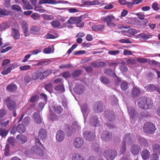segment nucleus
<instances>
[{
    "label": "nucleus",
    "instance_id": "c03bdc74",
    "mask_svg": "<svg viewBox=\"0 0 160 160\" xmlns=\"http://www.w3.org/2000/svg\"><path fill=\"white\" fill-rule=\"evenodd\" d=\"M48 119L50 121L54 122L58 120L57 116L54 113H50L48 116Z\"/></svg>",
    "mask_w": 160,
    "mask_h": 160
},
{
    "label": "nucleus",
    "instance_id": "0eeeda50",
    "mask_svg": "<svg viewBox=\"0 0 160 160\" xmlns=\"http://www.w3.org/2000/svg\"><path fill=\"white\" fill-rule=\"evenodd\" d=\"M84 140L82 138L77 137L73 141V145L75 148L79 149L82 146Z\"/></svg>",
    "mask_w": 160,
    "mask_h": 160
},
{
    "label": "nucleus",
    "instance_id": "f3484780",
    "mask_svg": "<svg viewBox=\"0 0 160 160\" xmlns=\"http://www.w3.org/2000/svg\"><path fill=\"white\" fill-rule=\"evenodd\" d=\"M38 137L42 140L46 139L47 138V132L43 128L39 129L38 132Z\"/></svg>",
    "mask_w": 160,
    "mask_h": 160
},
{
    "label": "nucleus",
    "instance_id": "1a4fd4ad",
    "mask_svg": "<svg viewBox=\"0 0 160 160\" xmlns=\"http://www.w3.org/2000/svg\"><path fill=\"white\" fill-rule=\"evenodd\" d=\"M84 138L87 140L92 141L95 138V134L92 132L88 131H85L83 133Z\"/></svg>",
    "mask_w": 160,
    "mask_h": 160
},
{
    "label": "nucleus",
    "instance_id": "13d9d810",
    "mask_svg": "<svg viewBox=\"0 0 160 160\" xmlns=\"http://www.w3.org/2000/svg\"><path fill=\"white\" fill-rule=\"evenodd\" d=\"M39 98V97L38 96H33L30 98L29 101L31 102H35L38 101Z\"/></svg>",
    "mask_w": 160,
    "mask_h": 160
},
{
    "label": "nucleus",
    "instance_id": "f257e3e1",
    "mask_svg": "<svg viewBox=\"0 0 160 160\" xmlns=\"http://www.w3.org/2000/svg\"><path fill=\"white\" fill-rule=\"evenodd\" d=\"M35 145L31 148V152L39 155V156H43L44 155V148L38 139L37 138L35 139Z\"/></svg>",
    "mask_w": 160,
    "mask_h": 160
},
{
    "label": "nucleus",
    "instance_id": "e433bc0d",
    "mask_svg": "<svg viewBox=\"0 0 160 160\" xmlns=\"http://www.w3.org/2000/svg\"><path fill=\"white\" fill-rule=\"evenodd\" d=\"M153 152L156 154H160V145L158 144L153 145L152 147Z\"/></svg>",
    "mask_w": 160,
    "mask_h": 160
},
{
    "label": "nucleus",
    "instance_id": "f03ea898",
    "mask_svg": "<svg viewBox=\"0 0 160 160\" xmlns=\"http://www.w3.org/2000/svg\"><path fill=\"white\" fill-rule=\"evenodd\" d=\"M103 21L106 23L107 25L110 27H114L116 26V25L113 21L115 20V17L112 15H109L103 18Z\"/></svg>",
    "mask_w": 160,
    "mask_h": 160
},
{
    "label": "nucleus",
    "instance_id": "864d4df0",
    "mask_svg": "<svg viewBox=\"0 0 160 160\" xmlns=\"http://www.w3.org/2000/svg\"><path fill=\"white\" fill-rule=\"evenodd\" d=\"M9 13L10 12L8 11L0 8V16L2 17L3 16L8 15Z\"/></svg>",
    "mask_w": 160,
    "mask_h": 160
},
{
    "label": "nucleus",
    "instance_id": "c9c22d12",
    "mask_svg": "<svg viewBox=\"0 0 160 160\" xmlns=\"http://www.w3.org/2000/svg\"><path fill=\"white\" fill-rule=\"evenodd\" d=\"M138 139L142 145L146 147H148L149 146V144L145 139L140 137L138 138Z\"/></svg>",
    "mask_w": 160,
    "mask_h": 160
},
{
    "label": "nucleus",
    "instance_id": "a878e982",
    "mask_svg": "<svg viewBox=\"0 0 160 160\" xmlns=\"http://www.w3.org/2000/svg\"><path fill=\"white\" fill-rule=\"evenodd\" d=\"M42 74V72L40 70H38L34 72L32 75V78L33 80H36L39 78Z\"/></svg>",
    "mask_w": 160,
    "mask_h": 160
},
{
    "label": "nucleus",
    "instance_id": "79ce46f5",
    "mask_svg": "<svg viewBox=\"0 0 160 160\" xmlns=\"http://www.w3.org/2000/svg\"><path fill=\"white\" fill-rule=\"evenodd\" d=\"M54 89L55 91L62 92L65 91V88L63 85H58L54 87Z\"/></svg>",
    "mask_w": 160,
    "mask_h": 160
},
{
    "label": "nucleus",
    "instance_id": "603ef678",
    "mask_svg": "<svg viewBox=\"0 0 160 160\" xmlns=\"http://www.w3.org/2000/svg\"><path fill=\"white\" fill-rule=\"evenodd\" d=\"M12 66L10 65V67H8L7 69H4L1 72V73L3 75H7L11 72L12 70Z\"/></svg>",
    "mask_w": 160,
    "mask_h": 160
},
{
    "label": "nucleus",
    "instance_id": "0e129e2a",
    "mask_svg": "<svg viewBox=\"0 0 160 160\" xmlns=\"http://www.w3.org/2000/svg\"><path fill=\"white\" fill-rule=\"evenodd\" d=\"M50 61H43L39 62L37 63L38 65H47L50 63Z\"/></svg>",
    "mask_w": 160,
    "mask_h": 160
},
{
    "label": "nucleus",
    "instance_id": "c756f323",
    "mask_svg": "<svg viewBox=\"0 0 160 160\" xmlns=\"http://www.w3.org/2000/svg\"><path fill=\"white\" fill-rule=\"evenodd\" d=\"M128 112L130 117L132 118H136L137 116V112L134 109L130 108L128 109Z\"/></svg>",
    "mask_w": 160,
    "mask_h": 160
},
{
    "label": "nucleus",
    "instance_id": "7ed1b4c3",
    "mask_svg": "<svg viewBox=\"0 0 160 160\" xmlns=\"http://www.w3.org/2000/svg\"><path fill=\"white\" fill-rule=\"evenodd\" d=\"M117 154V152L116 151L110 149L105 151L103 155L107 160H112L115 158Z\"/></svg>",
    "mask_w": 160,
    "mask_h": 160
},
{
    "label": "nucleus",
    "instance_id": "49530a36",
    "mask_svg": "<svg viewBox=\"0 0 160 160\" xmlns=\"http://www.w3.org/2000/svg\"><path fill=\"white\" fill-rule=\"evenodd\" d=\"M84 5H98L99 4V2L97 1H85L83 3Z\"/></svg>",
    "mask_w": 160,
    "mask_h": 160
},
{
    "label": "nucleus",
    "instance_id": "a19ab883",
    "mask_svg": "<svg viewBox=\"0 0 160 160\" xmlns=\"http://www.w3.org/2000/svg\"><path fill=\"white\" fill-rule=\"evenodd\" d=\"M53 110L56 113L58 114L62 112L63 108L60 106L55 105L53 106Z\"/></svg>",
    "mask_w": 160,
    "mask_h": 160
},
{
    "label": "nucleus",
    "instance_id": "4d7b16f0",
    "mask_svg": "<svg viewBox=\"0 0 160 160\" xmlns=\"http://www.w3.org/2000/svg\"><path fill=\"white\" fill-rule=\"evenodd\" d=\"M72 127L76 131H79L81 129L80 126L76 122L73 123Z\"/></svg>",
    "mask_w": 160,
    "mask_h": 160
},
{
    "label": "nucleus",
    "instance_id": "5701e85b",
    "mask_svg": "<svg viewBox=\"0 0 160 160\" xmlns=\"http://www.w3.org/2000/svg\"><path fill=\"white\" fill-rule=\"evenodd\" d=\"M141 154L143 159L147 160L149 157L150 152L147 149H143L142 151Z\"/></svg>",
    "mask_w": 160,
    "mask_h": 160
},
{
    "label": "nucleus",
    "instance_id": "aec40b11",
    "mask_svg": "<svg viewBox=\"0 0 160 160\" xmlns=\"http://www.w3.org/2000/svg\"><path fill=\"white\" fill-rule=\"evenodd\" d=\"M89 122L92 126L95 127H97L100 125L98 121L97 117L96 116L92 117L90 119Z\"/></svg>",
    "mask_w": 160,
    "mask_h": 160
},
{
    "label": "nucleus",
    "instance_id": "69168bd1",
    "mask_svg": "<svg viewBox=\"0 0 160 160\" xmlns=\"http://www.w3.org/2000/svg\"><path fill=\"white\" fill-rule=\"evenodd\" d=\"M42 51V49L39 48L31 51H30V52L32 54V55H36L38 54L39 53L41 52Z\"/></svg>",
    "mask_w": 160,
    "mask_h": 160
},
{
    "label": "nucleus",
    "instance_id": "20e7f679",
    "mask_svg": "<svg viewBox=\"0 0 160 160\" xmlns=\"http://www.w3.org/2000/svg\"><path fill=\"white\" fill-rule=\"evenodd\" d=\"M143 129L146 133L152 134L154 133L155 131V127L153 124L148 122L145 124Z\"/></svg>",
    "mask_w": 160,
    "mask_h": 160
},
{
    "label": "nucleus",
    "instance_id": "052dcab7",
    "mask_svg": "<svg viewBox=\"0 0 160 160\" xmlns=\"http://www.w3.org/2000/svg\"><path fill=\"white\" fill-rule=\"evenodd\" d=\"M126 150V144L123 142L121 145V147L120 148V154H123Z\"/></svg>",
    "mask_w": 160,
    "mask_h": 160
},
{
    "label": "nucleus",
    "instance_id": "5fc2aeb1",
    "mask_svg": "<svg viewBox=\"0 0 160 160\" xmlns=\"http://www.w3.org/2000/svg\"><path fill=\"white\" fill-rule=\"evenodd\" d=\"M8 133V131L5 129L0 128V135L2 137H5Z\"/></svg>",
    "mask_w": 160,
    "mask_h": 160
},
{
    "label": "nucleus",
    "instance_id": "3c124183",
    "mask_svg": "<svg viewBox=\"0 0 160 160\" xmlns=\"http://www.w3.org/2000/svg\"><path fill=\"white\" fill-rule=\"evenodd\" d=\"M9 26L6 22H3L0 25V31L9 28Z\"/></svg>",
    "mask_w": 160,
    "mask_h": 160
},
{
    "label": "nucleus",
    "instance_id": "412c9836",
    "mask_svg": "<svg viewBox=\"0 0 160 160\" xmlns=\"http://www.w3.org/2000/svg\"><path fill=\"white\" fill-rule=\"evenodd\" d=\"M146 98H140L138 100V104L139 107L142 108H145Z\"/></svg>",
    "mask_w": 160,
    "mask_h": 160
},
{
    "label": "nucleus",
    "instance_id": "a18cd8bd",
    "mask_svg": "<svg viewBox=\"0 0 160 160\" xmlns=\"http://www.w3.org/2000/svg\"><path fill=\"white\" fill-rule=\"evenodd\" d=\"M145 88L148 91H153L156 88L155 86L152 84H148L145 87Z\"/></svg>",
    "mask_w": 160,
    "mask_h": 160
},
{
    "label": "nucleus",
    "instance_id": "6ab92c4d",
    "mask_svg": "<svg viewBox=\"0 0 160 160\" xmlns=\"http://www.w3.org/2000/svg\"><path fill=\"white\" fill-rule=\"evenodd\" d=\"M91 65L93 68H97L105 67L107 65V63L103 62H97L95 61L92 62Z\"/></svg>",
    "mask_w": 160,
    "mask_h": 160
},
{
    "label": "nucleus",
    "instance_id": "ea45409f",
    "mask_svg": "<svg viewBox=\"0 0 160 160\" xmlns=\"http://www.w3.org/2000/svg\"><path fill=\"white\" fill-rule=\"evenodd\" d=\"M120 87L122 90H126L128 87V83L126 81H123L121 83Z\"/></svg>",
    "mask_w": 160,
    "mask_h": 160
},
{
    "label": "nucleus",
    "instance_id": "f704fd0d",
    "mask_svg": "<svg viewBox=\"0 0 160 160\" xmlns=\"http://www.w3.org/2000/svg\"><path fill=\"white\" fill-rule=\"evenodd\" d=\"M104 73L108 76L114 77L116 75L115 72L112 70L108 68H106L104 70Z\"/></svg>",
    "mask_w": 160,
    "mask_h": 160
},
{
    "label": "nucleus",
    "instance_id": "2eb2a0df",
    "mask_svg": "<svg viewBox=\"0 0 160 160\" xmlns=\"http://www.w3.org/2000/svg\"><path fill=\"white\" fill-rule=\"evenodd\" d=\"M65 138V134L62 130H59L57 132L56 138L57 141L59 142H62Z\"/></svg>",
    "mask_w": 160,
    "mask_h": 160
},
{
    "label": "nucleus",
    "instance_id": "72a5a7b5",
    "mask_svg": "<svg viewBox=\"0 0 160 160\" xmlns=\"http://www.w3.org/2000/svg\"><path fill=\"white\" fill-rule=\"evenodd\" d=\"M12 35L15 39H18L20 38L19 32L18 30L15 29H13L12 30Z\"/></svg>",
    "mask_w": 160,
    "mask_h": 160
},
{
    "label": "nucleus",
    "instance_id": "bf43d9fd",
    "mask_svg": "<svg viewBox=\"0 0 160 160\" xmlns=\"http://www.w3.org/2000/svg\"><path fill=\"white\" fill-rule=\"evenodd\" d=\"M52 87L53 85L52 84L49 83L46 85L45 88L50 93H51L52 92Z\"/></svg>",
    "mask_w": 160,
    "mask_h": 160
},
{
    "label": "nucleus",
    "instance_id": "473e14b6",
    "mask_svg": "<svg viewBox=\"0 0 160 160\" xmlns=\"http://www.w3.org/2000/svg\"><path fill=\"white\" fill-rule=\"evenodd\" d=\"M17 88V86L14 83L9 84L6 87L7 90L8 92H12Z\"/></svg>",
    "mask_w": 160,
    "mask_h": 160
},
{
    "label": "nucleus",
    "instance_id": "680f3d73",
    "mask_svg": "<svg viewBox=\"0 0 160 160\" xmlns=\"http://www.w3.org/2000/svg\"><path fill=\"white\" fill-rule=\"evenodd\" d=\"M19 68L21 70L26 71L30 70L31 68V66L29 65H24L20 66Z\"/></svg>",
    "mask_w": 160,
    "mask_h": 160
},
{
    "label": "nucleus",
    "instance_id": "7c9ffc66",
    "mask_svg": "<svg viewBox=\"0 0 160 160\" xmlns=\"http://www.w3.org/2000/svg\"><path fill=\"white\" fill-rule=\"evenodd\" d=\"M80 21V18H76L75 17H71L68 20V22L70 24L76 23L77 22Z\"/></svg>",
    "mask_w": 160,
    "mask_h": 160
},
{
    "label": "nucleus",
    "instance_id": "338daca9",
    "mask_svg": "<svg viewBox=\"0 0 160 160\" xmlns=\"http://www.w3.org/2000/svg\"><path fill=\"white\" fill-rule=\"evenodd\" d=\"M12 9L17 11H21V8L17 5H13L12 6Z\"/></svg>",
    "mask_w": 160,
    "mask_h": 160
},
{
    "label": "nucleus",
    "instance_id": "cd10ccee",
    "mask_svg": "<svg viewBox=\"0 0 160 160\" xmlns=\"http://www.w3.org/2000/svg\"><path fill=\"white\" fill-rule=\"evenodd\" d=\"M57 3L55 0H40L39 2V3L40 4H56Z\"/></svg>",
    "mask_w": 160,
    "mask_h": 160
},
{
    "label": "nucleus",
    "instance_id": "6e6552de",
    "mask_svg": "<svg viewBox=\"0 0 160 160\" xmlns=\"http://www.w3.org/2000/svg\"><path fill=\"white\" fill-rule=\"evenodd\" d=\"M135 140L133 135L127 133L125 136L124 141L125 143L126 142L128 144H131L135 142Z\"/></svg>",
    "mask_w": 160,
    "mask_h": 160
},
{
    "label": "nucleus",
    "instance_id": "9b49d317",
    "mask_svg": "<svg viewBox=\"0 0 160 160\" xmlns=\"http://www.w3.org/2000/svg\"><path fill=\"white\" fill-rule=\"evenodd\" d=\"M152 35L147 33H142L136 36L137 38H138L142 42H144L146 40L152 37Z\"/></svg>",
    "mask_w": 160,
    "mask_h": 160
},
{
    "label": "nucleus",
    "instance_id": "a211bd4d",
    "mask_svg": "<svg viewBox=\"0 0 160 160\" xmlns=\"http://www.w3.org/2000/svg\"><path fill=\"white\" fill-rule=\"evenodd\" d=\"M72 160H85V158L84 156L78 152L73 153L72 156Z\"/></svg>",
    "mask_w": 160,
    "mask_h": 160
},
{
    "label": "nucleus",
    "instance_id": "9d476101",
    "mask_svg": "<svg viewBox=\"0 0 160 160\" xmlns=\"http://www.w3.org/2000/svg\"><path fill=\"white\" fill-rule=\"evenodd\" d=\"M141 150V148L138 144H133L131 147L130 151L131 153L133 155H137L139 154Z\"/></svg>",
    "mask_w": 160,
    "mask_h": 160
},
{
    "label": "nucleus",
    "instance_id": "bb28decb",
    "mask_svg": "<svg viewBox=\"0 0 160 160\" xmlns=\"http://www.w3.org/2000/svg\"><path fill=\"white\" fill-rule=\"evenodd\" d=\"M16 138L18 141L20 143H24L27 141V138L22 134L18 135Z\"/></svg>",
    "mask_w": 160,
    "mask_h": 160
},
{
    "label": "nucleus",
    "instance_id": "09e8293b",
    "mask_svg": "<svg viewBox=\"0 0 160 160\" xmlns=\"http://www.w3.org/2000/svg\"><path fill=\"white\" fill-rule=\"evenodd\" d=\"M24 5L22 6L24 10H29L32 9L33 7L29 2H26L23 3Z\"/></svg>",
    "mask_w": 160,
    "mask_h": 160
},
{
    "label": "nucleus",
    "instance_id": "6e6d98bb",
    "mask_svg": "<svg viewBox=\"0 0 160 160\" xmlns=\"http://www.w3.org/2000/svg\"><path fill=\"white\" fill-rule=\"evenodd\" d=\"M120 71L122 73L126 72L128 71V68L124 64H121L119 67Z\"/></svg>",
    "mask_w": 160,
    "mask_h": 160
},
{
    "label": "nucleus",
    "instance_id": "de8ad7c7",
    "mask_svg": "<svg viewBox=\"0 0 160 160\" xmlns=\"http://www.w3.org/2000/svg\"><path fill=\"white\" fill-rule=\"evenodd\" d=\"M42 17L45 20H51L54 19V17L52 15L46 14H43Z\"/></svg>",
    "mask_w": 160,
    "mask_h": 160
},
{
    "label": "nucleus",
    "instance_id": "f8f14e48",
    "mask_svg": "<svg viewBox=\"0 0 160 160\" xmlns=\"http://www.w3.org/2000/svg\"><path fill=\"white\" fill-rule=\"evenodd\" d=\"M102 137L105 142L110 141L112 138V133L110 131H105L102 133Z\"/></svg>",
    "mask_w": 160,
    "mask_h": 160
},
{
    "label": "nucleus",
    "instance_id": "37998d69",
    "mask_svg": "<svg viewBox=\"0 0 160 160\" xmlns=\"http://www.w3.org/2000/svg\"><path fill=\"white\" fill-rule=\"evenodd\" d=\"M17 131L20 133H23L25 131L24 126L22 124H19L17 128Z\"/></svg>",
    "mask_w": 160,
    "mask_h": 160
},
{
    "label": "nucleus",
    "instance_id": "393cba45",
    "mask_svg": "<svg viewBox=\"0 0 160 160\" xmlns=\"http://www.w3.org/2000/svg\"><path fill=\"white\" fill-rule=\"evenodd\" d=\"M140 93L141 90L138 88L136 87H134L133 88L132 91V94L133 97H138Z\"/></svg>",
    "mask_w": 160,
    "mask_h": 160
},
{
    "label": "nucleus",
    "instance_id": "b1692460",
    "mask_svg": "<svg viewBox=\"0 0 160 160\" xmlns=\"http://www.w3.org/2000/svg\"><path fill=\"white\" fill-rule=\"evenodd\" d=\"M41 28L40 27L32 26L30 29V32L34 34H40Z\"/></svg>",
    "mask_w": 160,
    "mask_h": 160
},
{
    "label": "nucleus",
    "instance_id": "423d86ee",
    "mask_svg": "<svg viewBox=\"0 0 160 160\" xmlns=\"http://www.w3.org/2000/svg\"><path fill=\"white\" fill-rule=\"evenodd\" d=\"M94 105L93 110L94 112L97 113L101 112L103 111L104 107L101 102L98 101L94 103Z\"/></svg>",
    "mask_w": 160,
    "mask_h": 160
},
{
    "label": "nucleus",
    "instance_id": "4468645a",
    "mask_svg": "<svg viewBox=\"0 0 160 160\" xmlns=\"http://www.w3.org/2000/svg\"><path fill=\"white\" fill-rule=\"evenodd\" d=\"M74 90L78 94H82L84 92L85 89L84 86L81 84H77L75 86Z\"/></svg>",
    "mask_w": 160,
    "mask_h": 160
},
{
    "label": "nucleus",
    "instance_id": "2f4dec72",
    "mask_svg": "<svg viewBox=\"0 0 160 160\" xmlns=\"http://www.w3.org/2000/svg\"><path fill=\"white\" fill-rule=\"evenodd\" d=\"M81 110L83 114L85 122L87 118L88 113L87 106L85 104H84L82 105L81 107Z\"/></svg>",
    "mask_w": 160,
    "mask_h": 160
},
{
    "label": "nucleus",
    "instance_id": "ddd939ff",
    "mask_svg": "<svg viewBox=\"0 0 160 160\" xmlns=\"http://www.w3.org/2000/svg\"><path fill=\"white\" fill-rule=\"evenodd\" d=\"M32 119L35 122L38 124H41L42 122V119L40 114L38 112H35L32 114Z\"/></svg>",
    "mask_w": 160,
    "mask_h": 160
},
{
    "label": "nucleus",
    "instance_id": "e2e57ef3",
    "mask_svg": "<svg viewBox=\"0 0 160 160\" xmlns=\"http://www.w3.org/2000/svg\"><path fill=\"white\" fill-rule=\"evenodd\" d=\"M44 106V103L42 102H40L37 108L38 111L39 112H41L42 109H43Z\"/></svg>",
    "mask_w": 160,
    "mask_h": 160
},
{
    "label": "nucleus",
    "instance_id": "774afa93",
    "mask_svg": "<svg viewBox=\"0 0 160 160\" xmlns=\"http://www.w3.org/2000/svg\"><path fill=\"white\" fill-rule=\"evenodd\" d=\"M158 154L153 153L151 155L150 157V160H158L159 156L157 155Z\"/></svg>",
    "mask_w": 160,
    "mask_h": 160
},
{
    "label": "nucleus",
    "instance_id": "58836bf2",
    "mask_svg": "<svg viewBox=\"0 0 160 160\" xmlns=\"http://www.w3.org/2000/svg\"><path fill=\"white\" fill-rule=\"evenodd\" d=\"M52 26L54 28H58L61 26V23L58 20H53L51 22Z\"/></svg>",
    "mask_w": 160,
    "mask_h": 160
},
{
    "label": "nucleus",
    "instance_id": "39448f33",
    "mask_svg": "<svg viewBox=\"0 0 160 160\" xmlns=\"http://www.w3.org/2000/svg\"><path fill=\"white\" fill-rule=\"evenodd\" d=\"M5 102L6 103L8 108L10 110L14 111L16 109V103L14 101L11 99L10 97H7L5 100Z\"/></svg>",
    "mask_w": 160,
    "mask_h": 160
},
{
    "label": "nucleus",
    "instance_id": "c85d7f7f",
    "mask_svg": "<svg viewBox=\"0 0 160 160\" xmlns=\"http://www.w3.org/2000/svg\"><path fill=\"white\" fill-rule=\"evenodd\" d=\"M105 27L104 25H95L92 27V28L93 31H102Z\"/></svg>",
    "mask_w": 160,
    "mask_h": 160
},
{
    "label": "nucleus",
    "instance_id": "4be33fe9",
    "mask_svg": "<svg viewBox=\"0 0 160 160\" xmlns=\"http://www.w3.org/2000/svg\"><path fill=\"white\" fill-rule=\"evenodd\" d=\"M153 101L149 98H146L145 106V109H149L151 108L153 105Z\"/></svg>",
    "mask_w": 160,
    "mask_h": 160
},
{
    "label": "nucleus",
    "instance_id": "8fccbe9b",
    "mask_svg": "<svg viewBox=\"0 0 160 160\" xmlns=\"http://www.w3.org/2000/svg\"><path fill=\"white\" fill-rule=\"evenodd\" d=\"M100 80L102 83L104 84H109L110 82L108 78L104 76H101L100 77Z\"/></svg>",
    "mask_w": 160,
    "mask_h": 160
},
{
    "label": "nucleus",
    "instance_id": "4c0bfd02",
    "mask_svg": "<svg viewBox=\"0 0 160 160\" xmlns=\"http://www.w3.org/2000/svg\"><path fill=\"white\" fill-rule=\"evenodd\" d=\"M52 71L51 69L46 70L42 72V76L40 78L41 80H42L44 78H47L51 72Z\"/></svg>",
    "mask_w": 160,
    "mask_h": 160
},
{
    "label": "nucleus",
    "instance_id": "dca6fc26",
    "mask_svg": "<svg viewBox=\"0 0 160 160\" xmlns=\"http://www.w3.org/2000/svg\"><path fill=\"white\" fill-rule=\"evenodd\" d=\"M105 118L108 120L112 121L115 119L114 115L113 112L109 111H106L104 113Z\"/></svg>",
    "mask_w": 160,
    "mask_h": 160
}]
</instances>
